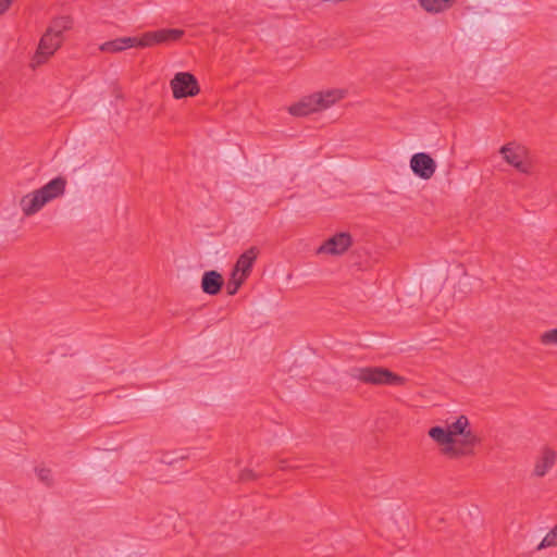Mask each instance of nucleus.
I'll return each mask as SVG.
<instances>
[{
  "mask_svg": "<svg viewBox=\"0 0 557 557\" xmlns=\"http://www.w3.org/2000/svg\"><path fill=\"white\" fill-rule=\"evenodd\" d=\"M428 435L436 444L440 454L449 460L474 456L481 443L469 417L462 413L449 417L445 425L430 428Z\"/></svg>",
  "mask_w": 557,
  "mask_h": 557,
  "instance_id": "1",
  "label": "nucleus"
},
{
  "mask_svg": "<svg viewBox=\"0 0 557 557\" xmlns=\"http://www.w3.org/2000/svg\"><path fill=\"white\" fill-rule=\"evenodd\" d=\"M174 39V29H159L145 33L141 37H121L100 45L102 52L116 53L133 47H151Z\"/></svg>",
  "mask_w": 557,
  "mask_h": 557,
  "instance_id": "2",
  "label": "nucleus"
},
{
  "mask_svg": "<svg viewBox=\"0 0 557 557\" xmlns=\"http://www.w3.org/2000/svg\"><path fill=\"white\" fill-rule=\"evenodd\" d=\"M498 152L503 161L517 172L524 175L532 174L533 164L530 159V150L525 145L517 140H510L504 144Z\"/></svg>",
  "mask_w": 557,
  "mask_h": 557,
  "instance_id": "3",
  "label": "nucleus"
},
{
  "mask_svg": "<svg viewBox=\"0 0 557 557\" xmlns=\"http://www.w3.org/2000/svg\"><path fill=\"white\" fill-rule=\"evenodd\" d=\"M350 377L372 385H404L405 377L381 367H355L349 371Z\"/></svg>",
  "mask_w": 557,
  "mask_h": 557,
  "instance_id": "4",
  "label": "nucleus"
},
{
  "mask_svg": "<svg viewBox=\"0 0 557 557\" xmlns=\"http://www.w3.org/2000/svg\"><path fill=\"white\" fill-rule=\"evenodd\" d=\"M556 463L557 450L548 445L542 446L534 458L531 476L543 479L554 469Z\"/></svg>",
  "mask_w": 557,
  "mask_h": 557,
  "instance_id": "5",
  "label": "nucleus"
},
{
  "mask_svg": "<svg viewBox=\"0 0 557 557\" xmlns=\"http://www.w3.org/2000/svg\"><path fill=\"white\" fill-rule=\"evenodd\" d=\"M63 37H58L46 29L33 58L32 66L35 67L46 63L48 59L61 47Z\"/></svg>",
  "mask_w": 557,
  "mask_h": 557,
  "instance_id": "6",
  "label": "nucleus"
},
{
  "mask_svg": "<svg viewBox=\"0 0 557 557\" xmlns=\"http://www.w3.org/2000/svg\"><path fill=\"white\" fill-rule=\"evenodd\" d=\"M311 95L315 112L319 113L332 108L343 100L347 95V90L343 88H327L314 91Z\"/></svg>",
  "mask_w": 557,
  "mask_h": 557,
  "instance_id": "7",
  "label": "nucleus"
},
{
  "mask_svg": "<svg viewBox=\"0 0 557 557\" xmlns=\"http://www.w3.org/2000/svg\"><path fill=\"white\" fill-rule=\"evenodd\" d=\"M436 162L426 152H417L410 159V169L422 180H430L436 171Z\"/></svg>",
  "mask_w": 557,
  "mask_h": 557,
  "instance_id": "8",
  "label": "nucleus"
},
{
  "mask_svg": "<svg viewBox=\"0 0 557 557\" xmlns=\"http://www.w3.org/2000/svg\"><path fill=\"white\" fill-rule=\"evenodd\" d=\"M351 236L348 233H338L324 242L318 249V255L341 256L351 246Z\"/></svg>",
  "mask_w": 557,
  "mask_h": 557,
  "instance_id": "9",
  "label": "nucleus"
},
{
  "mask_svg": "<svg viewBox=\"0 0 557 557\" xmlns=\"http://www.w3.org/2000/svg\"><path fill=\"white\" fill-rule=\"evenodd\" d=\"M200 92L197 78L188 72L176 73V100L196 97Z\"/></svg>",
  "mask_w": 557,
  "mask_h": 557,
  "instance_id": "10",
  "label": "nucleus"
},
{
  "mask_svg": "<svg viewBox=\"0 0 557 557\" xmlns=\"http://www.w3.org/2000/svg\"><path fill=\"white\" fill-rule=\"evenodd\" d=\"M66 187V180L63 176H58L49 183L37 189L42 199L48 203L49 201L61 197Z\"/></svg>",
  "mask_w": 557,
  "mask_h": 557,
  "instance_id": "11",
  "label": "nucleus"
},
{
  "mask_svg": "<svg viewBox=\"0 0 557 557\" xmlns=\"http://www.w3.org/2000/svg\"><path fill=\"white\" fill-rule=\"evenodd\" d=\"M259 255V250L256 247H251L243 252L233 269V273H237V275H242L247 278L250 274L251 268Z\"/></svg>",
  "mask_w": 557,
  "mask_h": 557,
  "instance_id": "12",
  "label": "nucleus"
},
{
  "mask_svg": "<svg viewBox=\"0 0 557 557\" xmlns=\"http://www.w3.org/2000/svg\"><path fill=\"white\" fill-rule=\"evenodd\" d=\"M47 202L42 199L38 190L23 196L20 200L21 209L26 216L37 213Z\"/></svg>",
  "mask_w": 557,
  "mask_h": 557,
  "instance_id": "13",
  "label": "nucleus"
},
{
  "mask_svg": "<svg viewBox=\"0 0 557 557\" xmlns=\"http://www.w3.org/2000/svg\"><path fill=\"white\" fill-rule=\"evenodd\" d=\"M287 111L290 115L296 116V117H304V116H308L310 114L317 113L314 103H313V99H312V95L309 94V95L301 97L298 101L292 103L287 108Z\"/></svg>",
  "mask_w": 557,
  "mask_h": 557,
  "instance_id": "14",
  "label": "nucleus"
},
{
  "mask_svg": "<svg viewBox=\"0 0 557 557\" xmlns=\"http://www.w3.org/2000/svg\"><path fill=\"white\" fill-rule=\"evenodd\" d=\"M223 286V277L216 271H207L201 278V288L208 295H216Z\"/></svg>",
  "mask_w": 557,
  "mask_h": 557,
  "instance_id": "15",
  "label": "nucleus"
},
{
  "mask_svg": "<svg viewBox=\"0 0 557 557\" xmlns=\"http://www.w3.org/2000/svg\"><path fill=\"white\" fill-rule=\"evenodd\" d=\"M73 18L69 15L54 17L47 30L57 35L58 37H63V33L72 29L73 27Z\"/></svg>",
  "mask_w": 557,
  "mask_h": 557,
  "instance_id": "16",
  "label": "nucleus"
},
{
  "mask_svg": "<svg viewBox=\"0 0 557 557\" xmlns=\"http://www.w3.org/2000/svg\"><path fill=\"white\" fill-rule=\"evenodd\" d=\"M457 0H419L420 5L429 13H441L448 10Z\"/></svg>",
  "mask_w": 557,
  "mask_h": 557,
  "instance_id": "17",
  "label": "nucleus"
},
{
  "mask_svg": "<svg viewBox=\"0 0 557 557\" xmlns=\"http://www.w3.org/2000/svg\"><path fill=\"white\" fill-rule=\"evenodd\" d=\"M557 547V523L554 524L536 546V550Z\"/></svg>",
  "mask_w": 557,
  "mask_h": 557,
  "instance_id": "18",
  "label": "nucleus"
},
{
  "mask_svg": "<svg viewBox=\"0 0 557 557\" xmlns=\"http://www.w3.org/2000/svg\"><path fill=\"white\" fill-rule=\"evenodd\" d=\"M245 277L237 275V273H231V277L226 284V292L228 295H235L242 284L245 282Z\"/></svg>",
  "mask_w": 557,
  "mask_h": 557,
  "instance_id": "19",
  "label": "nucleus"
},
{
  "mask_svg": "<svg viewBox=\"0 0 557 557\" xmlns=\"http://www.w3.org/2000/svg\"><path fill=\"white\" fill-rule=\"evenodd\" d=\"M540 343L543 346H556L557 345V326L549 329L541 333Z\"/></svg>",
  "mask_w": 557,
  "mask_h": 557,
  "instance_id": "20",
  "label": "nucleus"
},
{
  "mask_svg": "<svg viewBox=\"0 0 557 557\" xmlns=\"http://www.w3.org/2000/svg\"><path fill=\"white\" fill-rule=\"evenodd\" d=\"M37 474L40 481L45 482L47 485L51 484V471L49 469H38Z\"/></svg>",
  "mask_w": 557,
  "mask_h": 557,
  "instance_id": "21",
  "label": "nucleus"
},
{
  "mask_svg": "<svg viewBox=\"0 0 557 557\" xmlns=\"http://www.w3.org/2000/svg\"><path fill=\"white\" fill-rule=\"evenodd\" d=\"M13 0H0V15L8 11Z\"/></svg>",
  "mask_w": 557,
  "mask_h": 557,
  "instance_id": "22",
  "label": "nucleus"
},
{
  "mask_svg": "<svg viewBox=\"0 0 557 557\" xmlns=\"http://www.w3.org/2000/svg\"><path fill=\"white\" fill-rule=\"evenodd\" d=\"M239 478H240V480H249V479L253 478L252 471L245 469L242 471Z\"/></svg>",
  "mask_w": 557,
  "mask_h": 557,
  "instance_id": "23",
  "label": "nucleus"
},
{
  "mask_svg": "<svg viewBox=\"0 0 557 557\" xmlns=\"http://www.w3.org/2000/svg\"><path fill=\"white\" fill-rule=\"evenodd\" d=\"M162 463L171 466L174 461L173 457L169 454H164L160 460Z\"/></svg>",
  "mask_w": 557,
  "mask_h": 557,
  "instance_id": "24",
  "label": "nucleus"
},
{
  "mask_svg": "<svg viewBox=\"0 0 557 557\" xmlns=\"http://www.w3.org/2000/svg\"><path fill=\"white\" fill-rule=\"evenodd\" d=\"M170 85V88L172 89V91L174 92V78H172L169 83Z\"/></svg>",
  "mask_w": 557,
  "mask_h": 557,
  "instance_id": "25",
  "label": "nucleus"
},
{
  "mask_svg": "<svg viewBox=\"0 0 557 557\" xmlns=\"http://www.w3.org/2000/svg\"><path fill=\"white\" fill-rule=\"evenodd\" d=\"M175 34H176V39H178V38L182 36L183 32H182V30L176 29V30H175Z\"/></svg>",
  "mask_w": 557,
  "mask_h": 557,
  "instance_id": "26",
  "label": "nucleus"
}]
</instances>
